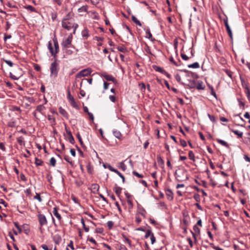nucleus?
<instances>
[{"label": "nucleus", "instance_id": "14", "mask_svg": "<svg viewBox=\"0 0 250 250\" xmlns=\"http://www.w3.org/2000/svg\"><path fill=\"white\" fill-rule=\"evenodd\" d=\"M59 113L62 115L63 117L66 118L67 119H68V114L65 109L62 108V107H60L59 108Z\"/></svg>", "mask_w": 250, "mask_h": 250}, {"label": "nucleus", "instance_id": "19", "mask_svg": "<svg viewBox=\"0 0 250 250\" xmlns=\"http://www.w3.org/2000/svg\"><path fill=\"white\" fill-rule=\"evenodd\" d=\"M198 90H204L205 88V86H203V82L202 81H198L196 83V86L195 87Z\"/></svg>", "mask_w": 250, "mask_h": 250}, {"label": "nucleus", "instance_id": "12", "mask_svg": "<svg viewBox=\"0 0 250 250\" xmlns=\"http://www.w3.org/2000/svg\"><path fill=\"white\" fill-rule=\"evenodd\" d=\"M58 208L55 207L53 208V213L54 215L58 219V220L61 222L62 219L61 215L58 212Z\"/></svg>", "mask_w": 250, "mask_h": 250}, {"label": "nucleus", "instance_id": "49", "mask_svg": "<svg viewBox=\"0 0 250 250\" xmlns=\"http://www.w3.org/2000/svg\"><path fill=\"white\" fill-rule=\"evenodd\" d=\"M14 224L15 226L16 227V228L18 229L19 233H20L21 232L22 230H21V228L19 226V223L17 222H15L14 223Z\"/></svg>", "mask_w": 250, "mask_h": 250}, {"label": "nucleus", "instance_id": "31", "mask_svg": "<svg viewBox=\"0 0 250 250\" xmlns=\"http://www.w3.org/2000/svg\"><path fill=\"white\" fill-rule=\"evenodd\" d=\"M24 8L30 11L31 12H37L36 9L32 5H29L25 6Z\"/></svg>", "mask_w": 250, "mask_h": 250}, {"label": "nucleus", "instance_id": "7", "mask_svg": "<svg viewBox=\"0 0 250 250\" xmlns=\"http://www.w3.org/2000/svg\"><path fill=\"white\" fill-rule=\"evenodd\" d=\"M38 219L39 224L41 226L40 229H42V227L47 224V221L46 217L42 214H39L38 215Z\"/></svg>", "mask_w": 250, "mask_h": 250}, {"label": "nucleus", "instance_id": "35", "mask_svg": "<svg viewBox=\"0 0 250 250\" xmlns=\"http://www.w3.org/2000/svg\"><path fill=\"white\" fill-rule=\"evenodd\" d=\"M87 5H84L79 8L78 11L79 12H87Z\"/></svg>", "mask_w": 250, "mask_h": 250}, {"label": "nucleus", "instance_id": "61", "mask_svg": "<svg viewBox=\"0 0 250 250\" xmlns=\"http://www.w3.org/2000/svg\"><path fill=\"white\" fill-rule=\"evenodd\" d=\"M119 250H127L125 246L123 244H119L118 245Z\"/></svg>", "mask_w": 250, "mask_h": 250}, {"label": "nucleus", "instance_id": "2", "mask_svg": "<svg viewBox=\"0 0 250 250\" xmlns=\"http://www.w3.org/2000/svg\"><path fill=\"white\" fill-rule=\"evenodd\" d=\"M59 69V64L57 62L56 59H55L54 62L51 63L50 68L51 76L56 77L58 75Z\"/></svg>", "mask_w": 250, "mask_h": 250}, {"label": "nucleus", "instance_id": "11", "mask_svg": "<svg viewBox=\"0 0 250 250\" xmlns=\"http://www.w3.org/2000/svg\"><path fill=\"white\" fill-rule=\"evenodd\" d=\"M100 187L97 184H92L90 188L91 191L94 193L96 194L98 193Z\"/></svg>", "mask_w": 250, "mask_h": 250}, {"label": "nucleus", "instance_id": "29", "mask_svg": "<svg viewBox=\"0 0 250 250\" xmlns=\"http://www.w3.org/2000/svg\"><path fill=\"white\" fill-rule=\"evenodd\" d=\"M103 166L104 168H108L109 170L114 172L117 170L116 169L113 167L110 164H104Z\"/></svg>", "mask_w": 250, "mask_h": 250}, {"label": "nucleus", "instance_id": "51", "mask_svg": "<svg viewBox=\"0 0 250 250\" xmlns=\"http://www.w3.org/2000/svg\"><path fill=\"white\" fill-rule=\"evenodd\" d=\"M65 22H66V26L68 27V28H65L66 29H67V30H70L71 28H72V24L68 21H65Z\"/></svg>", "mask_w": 250, "mask_h": 250}, {"label": "nucleus", "instance_id": "57", "mask_svg": "<svg viewBox=\"0 0 250 250\" xmlns=\"http://www.w3.org/2000/svg\"><path fill=\"white\" fill-rule=\"evenodd\" d=\"M34 69L36 70L37 71H40L41 69L40 66L36 63H35L34 64Z\"/></svg>", "mask_w": 250, "mask_h": 250}, {"label": "nucleus", "instance_id": "44", "mask_svg": "<svg viewBox=\"0 0 250 250\" xmlns=\"http://www.w3.org/2000/svg\"><path fill=\"white\" fill-rule=\"evenodd\" d=\"M56 159L54 157H52L50 160V165L52 166V167H55L56 165Z\"/></svg>", "mask_w": 250, "mask_h": 250}, {"label": "nucleus", "instance_id": "48", "mask_svg": "<svg viewBox=\"0 0 250 250\" xmlns=\"http://www.w3.org/2000/svg\"><path fill=\"white\" fill-rule=\"evenodd\" d=\"M139 213L140 214H141L142 216H143L144 217V218L146 217V211L145 210V209L144 208H143L142 209H141L140 210V211L139 212Z\"/></svg>", "mask_w": 250, "mask_h": 250}, {"label": "nucleus", "instance_id": "42", "mask_svg": "<svg viewBox=\"0 0 250 250\" xmlns=\"http://www.w3.org/2000/svg\"><path fill=\"white\" fill-rule=\"evenodd\" d=\"M115 173H117L120 177H121L122 179V182L123 183L125 182V177L121 174L120 172H119L117 169L115 171Z\"/></svg>", "mask_w": 250, "mask_h": 250}, {"label": "nucleus", "instance_id": "28", "mask_svg": "<svg viewBox=\"0 0 250 250\" xmlns=\"http://www.w3.org/2000/svg\"><path fill=\"white\" fill-rule=\"evenodd\" d=\"M132 21L135 22L137 25L141 26L142 23L141 22L135 17V16L132 15L131 17Z\"/></svg>", "mask_w": 250, "mask_h": 250}, {"label": "nucleus", "instance_id": "4", "mask_svg": "<svg viewBox=\"0 0 250 250\" xmlns=\"http://www.w3.org/2000/svg\"><path fill=\"white\" fill-rule=\"evenodd\" d=\"M92 71L90 68H86L83 69L78 73L76 75V78H81L83 77L87 76L90 75Z\"/></svg>", "mask_w": 250, "mask_h": 250}, {"label": "nucleus", "instance_id": "46", "mask_svg": "<svg viewBox=\"0 0 250 250\" xmlns=\"http://www.w3.org/2000/svg\"><path fill=\"white\" fill-rule=\"evenodd\" d=\"M208 116L210 119L211 121H212L213 123H215L216 122L215 117L213 115H211L209 114H208Z\"/></svg>", "mask_w": 250, "mask_h": 250}, {"label": "nucleus", "instance_id": "30", "mask_svg": "<svg viewBox=\"0 0 250 250\" xmlns=\"http://www.w3.org/2000/svg\"><path fill=\"white\" fill-rule=\"evenodd\" d=\"M17 142L21 145H24V138L22 136L19 137L17 138Z\"/></svg>", "mask_w": 250, "mask_h": 250}, {"label": "nucleus", "instance_id": "17", "mask_svg": "<svg viewBox=\"0 0 250 250\" xmlns=\"http://www.w3.org/2000/svg\"><path fill=\"white\" fill-rule=\"evenodd\" d=\"M48 119L49 121H50V122L52 126L56 125V119L53 116L48 115Z\"/></svg>", "mask_w": 250, "mask_h": 250}, {"label": "nucleus", "instance_id": "62", "mask_svg": "<svg viewBox=\"0 0 250 250\" xmlns=\"http://www.w3.org/2000/svg\"><path fill=\"white\" fill-rule=\"evenodd\" d=\"M193 230L195 231V232L197 233L198 234L200 233V229L196 225L194 226Z\"/></svg>", "mask_w": 250, "mask_h": 250}, {"label": "nucleus", "instance_id": "39", "mask_svg": "<svg viewBox=\"0 0 250 250\" xmlns=\"http://www.w3.org/2000/svg\"><path fill=\"white\" fill-rule=\"evenodd\" d=\"M188 157L189 159L193 161L194 162L195 161L194 154L193 152L191 150L188 152Z\"/></svg>", "mask_w": 250, "mask_h": 250}, {"label": "nucleus", "instance_id": "32", "mask_svg": "<svg viewBox=\"0 0 250 250\" xmlns=\"http://www.w3.org/2000/svg\"><path fill=\"white\" fill-rule=\"evenodd\" d=\"M43 161L41 159H39L38 158H35V163L36 166H42L43 164Z\"/></svg>", "mask_w": 250, "mask_h": 250}, {"label": "nucleus", "instance_id": "56", "mask_svg": "<svg viewBox=\"0 0 250 250\" xmlns=\"http://www.w3.org/2000/svg\"><path fill=\"white\" fill-rule=\"evenodd\" d=\"M26 227H27L26 225H23V228H24L23 232L26 234H28V233L30 232V229L28 228H27V229L25 228Z\"/></svg>", "mask_w": 250, "mask_h": 250}, {"label": "nucleus", "instance_id": "21", "mask_svg": "<svg viewBox=\"0 0 250 250\" xmlns=\"http://www.w3.org/2000/svg\"><path fill=\"white\" fill-rule=\"evenodd\" d=\"M231 131L234 133L235 135H237L238 136V138H242L243 137V132H240L237 130H235L233 129H230Z\"/></svg>", "mask_w": 250, "mask_h": 250}, {"label": "nucleus", "instance_id": "53", "mask_svg": "<svg viewBox=\"0 0 250 250\" xmlns=\"http://www.w3.org/2000/svg\"><path fill=\"white\" fill-rule=\"evenodd\" d=\"M225 72H226V73L227 74V75L230 77V78L232 79V72L230 71L229 70H228V69H225L224 70Z\"/></svg>", "mask_w": 250, "mask_h": 250}, {"label": "nucleus", "instance_id": "64", "mask_svg": "<svg viewBox=\"0 0 250 250\" xmlns=\"http://www.w3.org/2000/svg\"><path fill=\"white\" fill-rule=\"evenodd\" d=\"M180 144L182 146L185 147L187 146V142L185 140H184L183 139H180Z\"/></svg>", "mask_w": 250, "mask_h": 250}, {"label": "nucleus", "instance_id": "63", "mask_svg": "<svg viewBox=\"0 0 250 250\" xmlns=\"http://www.w3.org/2000/svg\"><path fill=\"white\" fill-rule=\"evenodd\" d=\"M120 167L122 168V169L124 171H125L126 169V166L124 164L123 162H122L120 163Z\"/></svg>", "mask_w": 250, "mask_h": 250}, {"label": "nucleus", "instance_id": "25", "mask_svg": "<svg viewBox=\"0 0 250 250\" xmlns=\"http://www.w3.org/2000/svg\"><path fill=\"white\" fill-rule=\"evenodd\" d=\"M45 109V107L42 104L38 105L36 109V111L42 113V111Z\"/></svg>", "mask_w": 250, "mask_h": 250}, {"label": "nucleus", "instance_id": "20", "mask_svg": "<svg viewBox=\"0 0 250 250\" xmlns=\"http://www.w3.org/2000/svg\"><path fill=\"white\" fill-rule=\"evenodd\" d=\"M153 69L156 71L159 72L162 74L164 73V72H165V70L163 69L162 67L158 66L157 65H153Z\"/></svg>", "mask_w": 250, "mask_h": 250}, {"label": "nucleus", "instance_id": "24", "mask_svg": "<svg viewBox=\"0 0 250 250\" xmlns=\"http://www.w3.org/2000/svg\"><path fill=\"white\" fill-rule=\"evenodd\" d=\"M117 49L118 50V51L122 52L123 53H125L127 52L126 48L123 44H122L120 46H118Z\"/></svg>", "mask_w": 250, "mask_h": 250}, {"label": "nucleus", "instance_id": "13", "mask_svg": "<svg viewBox=\"0 0 250 250\" xmlns=\"http://www.w3.org/2000/svg\"><path fill=\"white\" fill-rule=\"evenodd\" d=\"M166 195L167 196V199L171 201L173 199V193L170 189H167L165 190Z\"/></svg>", "mask_w": 250, "mask_h": 250}, {"label": "nucleus", "instance_id": "54", "mask_svg": "<svg viewBox=\"0 0 250 250\" xmlns=\"http://www.w3.org/2000/svg\"><path fill=\"white\" fill-rule=\"evenodd\" d=\"M107 226L109 229H111L113 228L114 223L111 221H109L107 223Z\"/></svg>", "mask_w": 250, "mask_h": 250}, {"label": "nucleus", "instance_id": "5", "mask_svg": "<svg viewBox=\"0 0 250 250\" xmlns=\"http://www.w3.org/2000/svg\"><path fill=\"white\" fill-rule=\"evenodd\" d=\"M72 40V35H69L68 38L61 43V45L63 49L69 48L71 45Z\"/></svg>", "mask_w": 250, "mask_h": 250}, {"label": "nucleus", "instance_id": "37", "mask_svg": "<svg viewBox=\"0 0 250 250\" xmlns=\"http://www.w3.org/2000/svg\"><path fill=\"white\" fill-rule=\"evenodd\" d=\"M82 34L83 37H88L89 35L88 34V30L87 28H85L83 30Z\"/></svg>", "mask_w": 250, "mask_h": 250}, {"label": "nucleus", "instance_id": "36", "mask_svg": "<svg viewBox=\"0 0 250 250\" xmlns=\"http://www.w3.org/2000/svg\"><path fill=\"white\" fill-rule=\"evenodd\" d=\"M76 136H77L78 139L79 140V141L81 145L82 146V147H84V144H83V142L82 141V138L81 137V135H80V134L79 132H78L77 133Z\"/></svg>", "mask_w": 250, "mask_h": 250}, {"label": "nucleus", "instance_id": "27", "mask_svg": "<svg viewBox=\"0 0 250 250\" xmlns=\"http://www.w3.org/2000/svg\"><path fill=\"white\" fill-rule=\"evenodd\" d=\"M188 68H199L200 65L198 62H195L192 64H190L188 65Z\"/></svg>", "mask_w": 250, "mask_h": 250}, {"label": "nucleus", "instance_id": "8", "mask_svg": "<svg viewBox=\"0 0 250 250\" xmlns=\"http://www.w3.org/2000/svg\"><path fill=\"white\" fill-rule=\"evenodd\" d=\"M73 16H74V14L71 12H69L65 16V18L62 19V27L63 28H68V27L66 26L65 21H68V20L71 19Z\"/></svg>", "mask_w": 250, "mask_h": 250}, {"label": "nucleus", "instance_id": "22", "mask_svg": "<svg viewBox=\"0 0 250 250\" xmlns=\"http://www.w3.org/2000/svg\"><path fill=\"white\" fill-rule=\"evenodd\" d=\"M216 140L219 144L222 145V146H225L227 148L229 147V145L226 142L224 141V140H221L219 139H217Z\"/></svg>", "mask_w": 250, "mask_h": 250}, {"label": "nucleus", "instance_id": "3", "mask_svg": "<svg viewBox=\"0 0 250 250\" xmlns=\"http://www.w3.org/2000/svg\"><path fill=\"white\" fill-rule=\"evenodd\" d=\"M14 73L15 75H13L12 73H10V76L11 78L14 80H18L23 74L22 69L19 67H17L15 69Z\"/></svg>", "mask_w": 250, "mask_h": 250}, {"label": "nucleus", "instance_id": "45", "mask_svg": "<svg viewBox=\"0 0 250 250\" xmlns=\"http://www.w3.org/2000/svg\"><path fill=\"white\" fill-rule=\"evenodd\" d=\"M194 199L197 201V202H199L200 201V196L198 193L194 194L193 196Z\"/></svg>", "mask_w": 250, "mask_h": 250}, {"label": "nucleus", "instance_id": "52", "mask_svg": "<svg viewBox=\"0 0 250 250\" xmlns=\"http://www.w3.org/2000/svg\"><path fill=\"white\" fill-rule=\"evenodd\" d=\"M68 140L71 144H74L75 143V140L72 135L69 136Z\"/></svg>", "mask_w": 250, "mask_h": 250}, {"label": "nucleus", "instance_id": "58", "mask_svg": "<svg viewBox=\"0 0 250 250\" xmlns=\"http://www.w3.org/2000/svg\"><path fill=\"white\" fill-rule=\"evenodd\" d=\"M181 58L185 61H187L189 59V57H188L186 54L184 53H181Z\"/></svg>", "mask_w": 250, "mask_h": 250}, {"label": "nucleus", "instance_id": "9", "mask_svg": "<svg viewBox=\"0 0 250 250\" xmlns=\"http://www.w3.org/2000/svg\"><path fill=\"white\" fill-rule=\"evenodd\" d=\"M102 76L107 81H111L115 84L117 83V80L112 75H108L105 73H104L102 74Z\"/></svg>", "mask_w": 250, "mask_h": 250}, {"label": "nucleus", "instance_id": "43", "mask_svg": "<svg viewBox=\"0 0 250 250\" xmlns=\"http://www.w3.org/2000/svg\"><path fill=\"white\" fill-rule=\"evenodd\" d=\"M157 161L159 164L164 165V161L160 156H157Z\"/></svg>", "mask_w": 250, "mask_h": 250}, {"label": "nucleus", "instance_id": "34", "mask_svg": "<svg viewBox=\"0 0 250 250\" xmlns=\"http://www.w3.org/2000/svg\"><path fill=\"white\" fill-rule=\"evenodd\" d=\"M175 178L178 181V182H182L184 180H186L188 179V177L187 176H186V178L185 179H183L180 175H178L177 174V173L176 172H175Z\"/></svg>", "mask_w": 250, "mask_h": 250}, {"label": "nucleus", "instance_id": "55", "mask_svg": "<svg viewBox=\"0 0 250 250\" xmlns=\"http://www.w3.org/2000/svg\"><path fill=\"white\" fill-rule=\"evenodd\" d=\"M86 168H87V172L89 174H92L93 169L91 167V165L90 164H88V165L86 166Z\"/></svg>", "mask_w": 250, "mask_h": 250}, {"label": "nucleus", "instance_id": "40", "mask_svg": "<svg viewBox=\"0 0 250 250\" xmlns=\"http://www.w3.org/2000/svg\"><path fill=\"white\" fill-rule=\"evenodd\" d=\"M64 160L69 163L71 166H73L74 164L73 162L70 160V157L68 155H65L64 158Z\"/></svg>", "mask_w": 250, "mask_h": 250}, {"label": "nucleus", "instance_id": "47", "mask_svg": "<svg viewBox=\"0 0 250 250\" xmlns=\"http://www.w3.org/2000/svg\"><path fill=\"white\" fill-rule=\"evenodd\" d=\"M132 173H133V174L134 175L138 177V178H142L144 177V175L143 174H139V173H138L136 171H133Z\"/></svg>", "mask_w": 250, "mask_h": 250}, {"label": "nucleus", "instance_id": "26", "mask_svg": "<svg viewBox=\"0 0 250 250\" xmlns=\"http://www.w3.org/2000/svg\"><path fill=\"white\" fill-rule=\"evenodd\" d=\"M181 71H182V72H186V73H190L191 75V76L193 78H198V75L195 73H193V72H189L188 71V70H186V69H184V70H180Z\"/></svg>", "mask_w": 250, "mask_h": 250}, {"label": "nucleus", "instance_id": "38", "mask_svg": "<svg viewBox=\"0 0 250 250\" xmlns=\"http://www.w3.org/2000/svg\"><path fill=\"white\" fill-rule=\"evenodd\" d=\"M113 134L114 136L118 139H120L122 136L121 132L117 130L113 131Z\"/></svg>", "mask_w": 250, "mask_h": 250}, {"label": "nucleus", "instance_id": "10", "mask_svg": "<svg viewBox=\"0 0 250 250\" xmlns=\"http://www.w3.org/2000/svg\"><path fill=\"white\" fill-rule=\"evenodd\" d=\"M224 22L225 27L226 28V30L228 32V33L229 37L232 39V33L231 30L230 29V28L228 24L227 18L224 19Z\"/></svg>", "mask_w": 250, "mask_h": 250}, {"label": "nucleus", "instance_id": "33", "mask_svg": "<svg viewBox=\"0 0 250 250\" xmlns=\"http://www.w3.org/2000/svg\"><path fill=\"white\" fill-rule=\"evenodd\" d=\"M208 86L209 87V88L211 90V92H210V94L216 99H217V95L214 90V89H213V87L212 86L209 85V84H208Z\"/></svg>", "mask_w": 250, "mask_h": 250}, {"label": "nucleus", "instance_id": "16", "mask_svg": "<svg viewBox=\"0 0 250 250\" xmlns=\"http://www.w3.org/2000/svg\"><path fill=\"white\" fill-rule=\"evenodd\" d=\"M187 86L189 88H194L196 86V82L195 80H190L188 83L187 84Z\"/></svg>", "mask_w": 250, "mask_h": 250}, {"label": "nucleus", "instance_id": "15", "mask_svg": "<svg viewBox=\"0 0 250 250\" xmlns=\"http://www.w3.org/2000/svg\"><path fill=\"white\" fill-rule=\"evenodd\" d=\"M122 188L118 187L117 184H115L114 188V191L115 192L116 194L119 197L120 196V194L121 193Z\"/></svg>", "mask_w": 250, "mask_h": 250}, {"label": "nucleus", "instance_id": "6", "mask_svg": "<svg viewBox=\"0 0 250 250\" xmlns=\"http://www.w3.org/2000/svg\"><path fill=\"white\" fill-rule=\"evenodd\" d=\"M67 98L69 102L70 103L71 105L74 108L76 109L79 108V106L77 104L76 102L75 101L74 97L71 95L70 93V90H67Z\"/></svg>", "mask_w": 250, "mask_h": 250}, {"label": "nucleus", "instance_id": "1", "mask_svg": "<svg viewBox=\"0 0 250 250\" xmlns=\"http://www.w3.org/2000/svg\"><path fill=\"white\" fill-rule=\"evenodd\" d=\"M53 42L55 47V49H53L52 44L51 42H49L48 43V49L49 50L51 55L54 58H56L57 54L59 52V45L58 43V40L56 37L55 36L53 38Z\"/></svg>", "mask_w": 250, "mask_h": 250}, {"label": "nucleus", "instance_id": "18", "mask_svg": "<svg viewBox=\"0 0 250 250\" xmlns=\"http://www.w3.org/2000/svg\"><path fill=\"white\" fill-rule=\"evenodd\" d=\"M169 61L176 66H180L182 64V62L179 59L178 60V62H176L174 60L172 57L169 58Z\"/></svg>", "mask_w": 250, "mask_h": 250}, {"label": "nucleus", "instance_id": "23", "mask_svg": "<svg viewBox=\"0 0 250 250\" xmlns=\"http://www.w3.org/2000/svg\"><path fill=\"white\" fill-rule=\"evenodd\" d=\"M245 89L246 90V93L247 94L248 99L250 102V89H249L247 84H245Z\"/></svg>", "mask_w": 250, "mask_h": 250}, {"label": "nucleus", "instance_id": "41", "mask_svg": "<svg viewBox=\"0 0 250 250\" xmlns=\"http://www.w3.org/2000/svg\"><path fill=\"white\" fill-rule=\"evenodd\" d=\"M146 34L147 35L148 37L147 38L151 41H153V40H155L154 39H153L152 38V35L149 30V29H148L146 31Z\"/></svg>", "mask_w": 250, "mask_h": 250}, {"label": "nucleus", "instance_id": "59", "mask_svg": "<svg viewBox=\"0 0 250 250\" xmlns=\"http://www.w3.org/2000/svg\"><path fill=\"white\" fill-rule=\"evenodd\" d=\"M4 61L9 66L12 67L13 66V63L11 61L7 60H4Z\"/></svg>", "mask_w": 250, "mask_h": 250}, {"label": "nucleus", "instance_id": "60", "mask_svg": "<svg viewBox=\"0 0 250 250\" xmlns=\"http://www.w3.org/2000/svg\"><path fill=\"white\" fill-rule=\"evenodd\" d=\"M34 198L36 199H37L40 202H41L42 201V199L39 193H36L35 196L34 197Z\"/></svg>", "mask_w": 250, "mask_h": 250}, {"label": "nucleus", "instance_id": "50", "mask_svg": "<svg viewBox=\"0 0 250 250\" xmlns=\"http://www.w3.org/2000/svg\"><path fill=\"white\" fill-rule=\"evenodd\" d=\"M151 234H153L151 232V230L150 229H147L146 231V234H145V238H148L149 236H151Z\"/></svg>", "mask_w": 250, "mask_h": 250}]
</instances>
